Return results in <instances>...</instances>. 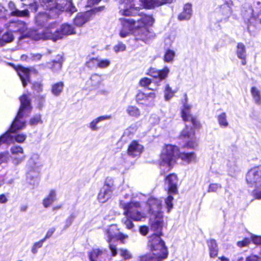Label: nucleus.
I'll return each mask as SVG.
<instances>
[{"label": "nucleus", "mask_w": 261, "mask_h": 261, "mask_svg": "<svg viewBox=\"0 0 261 261\" xmlns=\"http://www.w3.org/2000/svg\"><path fill=\"white\" fill-rule=\"evenodd\" d=\"M182 120L185 122H190L192 127L191 130L188 129L186 126L184 128L178 136L179 139L185 140L191 138L190 140L186 141L181 146L183 149L194 150L198 146V142L195 138L194 129H198L201 128V125L197 119L193 115H181Z\"/></svg>", "instance_id": "2"}, {"label": "nucleus", "mask_w": 261, "mask_h": 261, "mask_svg": "<svg viewBox=\"0 0 261 261\" xmlns=\"http://www.w3.org/2000/svg\"><path fill=\"white\" fill-rule=\"evenodd\" d=\"M179 147L175 145L167 144L164 145L160 155L159 165L167 166L169 170L177 164Z\"/></svg>", "instance_id": "3"}, {"label": "nucleus", "mask_w": 261, "mask_h": 261, "mask_svg": "<svg viewBox=\"0 0 261 261\" xmlns=\"http://www.w3.org/2000/svg\"><path fill=\"white\" fill-rule=\"evenodd\" d=\"M206 244L208 248L209 255L211 258L216 257L219 253V247L217 241L214 239L206 240Z\"/></svg>", "instance_id": "23"}, {"label": "nucleus", "mask_w": 261, "mask_h": 261, "mask_svg": "<svg viewBox=\"0 0 261 261\" xmlns=\"http://www.w3.org/2000/svg\"><path fill=\"white\" fill-rule=\"evenodd\" d=\"M162 236L155 233L151 234L148 237L147 246L150 251L168 257V247L165 242L162 239Z\"/></svg>", "instance_id": "5"}, {"label": "nucleus", "mask_w": 261, "mask_h": 261, "mask_svg": "<svg viewBox=\"0 0 261 261\" xmlns=\"http://www.w3.org/2000/svg\"><path fill=\"white\" fill-rule=\"evenodd\" d=\"M17 72L21 81L23 86L25 87L30 82V71L29 69L20 66L17 69Z\"/></svg>", "instance_id": "20"}, {"label": "nucleus", "mask_w": 261, "mask_h": 261, "mask_svg": "<svg viewBox=\"0 0 261 261\" xmlns=\"http://www.w3.org/2000/svg\"><path fill=\"white\" fill-rule=\"evenodd\" d=\"M90 19V13L88 12L79 13L74 19V23L77 27H81Z\"/></svg>", "instance_id": "27"}, {"label": "nucleus", "mask_w": 261, "mask_h": 261, "mask_svg": "<svg viewBox=\"0 0 261 261\" xmlns=\"http://www.w3.org/2000/svg\"><path fill=\"white\" fill-rule=\"evenodd\" d=\"M167 257L153 252L152 254H147L141 257V261H163Z\"/></svg>", "instance_id": "31"}, {"label": "nucleus", "mask_w": 261, "mask_h": 261, "mask_svg": "<svg viewBox=\"0 0 261 261\" xmlns=\"http://www.w3.org/2000/svg\"><path fill=\"white\" fill-rule=\"evenodd\" d=\"M128 238L127 234H123L118 231L115 241H120L122 244L124 243V240Z\"/></svg>", "instance_id": "60"}, {"label": "nucleus", "mask_w": 261, "mask_h": 261, "mask_svg": "<svg viewBox=\"0 0 261 261\" xmlns=\"http://www.w3.org/2000/svg\"><path fill=\"white\" fill-rule=\"evenodd\" d=\"M245 181L250 187L261 182V165L255 166L248 170Z\"/></svg>", "instance_id": "9"}, {"label": "nucleus", "mask_w": 261, "mask_h": 261, "mask_svg": "<svg viewBox=\"0 0 261 261\" xmlns=\"http://www.w3.org/2000/svg\"><path fill=\"white\" fill-rule=\"evenodd\" d=\"M113 49L116 53L123 51L126 49V45L122 42H119L113 47Z\"/></svg>", "instance_id": "53"}, {"label": "nucleus", "mask_w": 261, "mask_h": 261, "mask_svg": "<svg viewBox=\"0 0 261 261\" xmlns=\"http://www.w3.org/2000/svg\"><path fill=\"white\" fill-rule=\"evenodd\" d=\"M218 120L221 126L226 127L228 125L225 115H219Z\"/></svg>", "instance_id": "62"}, {"label": "nucleus", "mask_w": 261, "mask_h": 261, "mask_svg": "<svg viewBox=\"0 0 261 261\" xmlns=\"http://www.w3.org/2000/svg\"><path fill=\"white\" fill-rule=\"evenodd\" d=\"M40 3L44 9L49 10L66 11L71 14L77 11V9L70 0L67 1L64 5L58 4L57 0H40Z\"/></svg>", "instance_id": "7"}, {"label": "nucleus", "mask_w": 261, "mask_h": 261, "mask_svg": "<svg viewBox=\"0 0 261 261\" xmlns=\"http://www.w3.org/2000/svg\"><path fill=\"white\" fill-rule=\"evenodd\" d=\"M56 199V191L54 190H50L48 195L43 199L42 204L43 206L45 208L48 207Z\"/></svg>", "instance_id": "30"}, {"label": "nucleus", "mask_w": 261, "mask_h": 261, "mask_svg": "<svg viewBox=\"0 0 261 261\" xmlns=\"http://www.w3.org/2000/svg\"><path fill=\"white\" fill-rule=\"evenodd\" d=\"M110 115L100 116L96 118L90 123V128H91V129L93 130H96L97 129V127H96V124L98 122L102 120L110 119Z\"/></svg>", "instance_id": "42"}, {"label": "nucleus", "mask_w": 261, "mask_h": 261, "mask_svg": "<svg viewBox=\"0 0 261 261\" xmlns=\"http://www.w3.org/2000/svg\"><path fill=\"white\" fill-rule=\"evenodd\" d=\"M140 85L142 87H147L151 83V80L147 77H144L140 81Z\"/></svg>", "instance_id": "63"}, {"label": "nucleus", "mask_w": 261, "mask_h": 261, "mask_svg": "<svg viewBox=\"0 0 261 261\" xmlns=\"http://www.w3.org/2000/svg\"><path fill=\"white\" fill-rule=\"evenodd\" d=\"M8 7L11 11V15L17 17H28L29 15V11L28 9L19 10L16 8L15 3L10 1L8 3Z\"/></svg>", "instance_id": "25"}, {"label": "nucleus", "mask_w": 261, "mask_h": 261, "mask_svg": "<svg viewBox=\"0 0 261 261\" xmlns=\"http://www.w3.org/2000/svg\"><path fill=\"white\" fill-rule=\"evenodd\" d=\"M10 151L13 155L23 153V149L20 146H13L10 148Z\"/></svg>", "instance_id": "49"}, {"label": "nucleus", "mask_w": 261, "mask_h": 261, "mask_svg": "<svg viewBox=\"0 0 261 261\" xmlns=\"http://www.w3.org/2000/svg\"><path fill=\"white\" fill-rule=\"evenodd\" d=\"M169 72V68L165 66L162 70H158L155 68H150L148 71V74L154 78L159 79L160 81H162L167 78Z\"/></svg>", "instance_id": "17"}, {"label": "nucleus", "mask_w": 261, "mask_h": 261, "mask_svg": "<svg viewBox=\"0 0 261 261\" xmlns=\"http://www.w3.org/2000/svg\"><path fill=\"white\" fill-rule=\"evenodd\" d=\"M143 6L148 9L161 6L159 0H140Z\"/></svg>", "instance_id": "38"}, {"label": "nucleus", "mask_w": 261, "mask_h": 261, "mask_svg": "<svg viewBox=\"0 0 261 261\" xmlns=\"http://www.w3.org/2000/svg\"><path fill=\"white\" fill-rule=\"evenodd\" d=\"M110 65V61L108 59H98V68H105Z\"/></svg>", "instance_id": "54"}, {"label": "nucleus", "mask_w": 261, "mask_h": 261, "mask_svg": "<svg viewBox=\"0 0 261 261\" xmlns=\"http://www.w3.org/2000/svg\"><path fill=\"white\" fill-rule=\"evenodd\" d=\"M178 176L175 173H169L165 177V184L168 186L166 191L169 194H178Z\"/></svg>", "instance_id": "13"}, {"label": "nucleus", "mask_w": 261, "mask_h": 261, "mask_svg": "<svg viewBox=\"0 0 261 261\" xmlns=\"http://www.w3.org/2000/svg\"><path fill=\"white\" fill-rule=\"evenodd\" d=\"M14 39V36L12 33L9 30L5 33L2 36L1 40L5 43H9L12 42Z\"/></svg>", "instance_id": "45"}, {"label": "nucleus", "mask_w": 261, "mask_h": 261, "mask_svg": "<svg viewBox=\"0 0 261 261\" xmlns=\"http://www.w3.org/2000/svg\"><path fill=\"white\" fill-rule=\"evenodd\" d=\"M9 158L8 152H2L0 153V165L6 163L8 162Z\"/></svg>", "instance_id": "56"}, {"label": "nucleus", "mask_w": 261, "mask_h": 261, "mask_svg": "<svg viewBox=\"0 0 261 261\" xmlns=\"http://www.w3.org/2000/svg\"><path fill=\"white\" fill-rule=\"evenodd\" d=\"M44 241L41 239L39 241L35 243L32 248V252L33 254H36L38 251V249L42 247Z\"/></svg>", "instance_id": "51"}, {"label": "nucleus", "mask_w": 261, "mask_h": 261, "mask_svg": "<svg viewBox=\"0 0 261 261\" xmlns=\"http://www.w3.org/2000/svg\"><path fill=\"white\" fill-rule=\"evenodd\" d=\"M32 89L37 93H40L43 90V85L40 83L36 82L33 84Z\"/></svg>", "instance_id": "57"}, {"label": "nucleus", "mask_w": 261, "mask_h": 261, "mask_svg": "<svg viewBox=\"0 0 261 261\" xmlns=\"http://www.w3.org/2000/svg\"><path fill=\"white\" fill-rule=\"evenodd\" d=\"M102 79L101 76L94 74L91 75L90 79L87 81V85L90 87L91 89L98 88L102 83Z\"/></svg>", "instance_id": "28"}, {"label": "nucleus", "mask_w": 261, "mask_h": 261, "mask_svg": "<svg viewBox=\"0 0 261 261\" xmlns=\"http://www.w3.org/2000/svg\"><path fill=\"white\" fill-rule=\"evenodd\" d=\"M127 112L129 114H139L140 112L139 109L134 106H129L127 109Z\"/></svg>", "instance_id": "61"}, {"label": "nucleus", "mask_w": 261, "mask_h": 261, "mask_svg": "<svg viewBox=\"0 0 261 261\" xmlns=\"http://www.w3.org/2000/svg\"><path fill=\"white\" fill-rule=\"evenodd\" d=\"M102 250L99 248H94L88 253L90 261H96V259L101 256L102 254Z\"/></svg>", "instance_id": "37"}, {"label": "nucleus", "mask_w": 261, "mask_h": 261, "mask_svg": "<svg viewBox=\"0 0 261 261\" xmlns=\"http://www.w3.org/2000/svg\"><path fill=\"white\" fill-rule=\"evenodd\" d=\"M231 5H228V4H224L221 6L220 11L223 15L224 18H228L231 15L232 12L231 8L230 7Z\"/></svg>", "instance_id": "40"}, {"label": "nucleus", "mask_w": 261, "mask_h": 261, "mask_svg": "<svg viewBox=\"0 0 261 261\" xmlns=\"http://www.w3.org/2000/svg\"><path fill=\"white\" fill-rule=\"evenodd\" d=\"M155 97V94L154 92L145 93L142 92H139L136 95V100L141 103H150L152 102Z\"/></svg>", "instance_id": "24"}, {"label": "nucleus", "mask_w": 261, "mask_h": 261, "mask_svg": "<svg viewBox=\"0 0 261 261\" xmlns=\"http://www.w3.org/2000/svg\"><path fill=\"white\" fill-rule=\"evenodd\" d=\"M27 138V135L23 134H18L13 136V140L19 143H23Z\"/></svg>", "instance_id": "50"}, {"label": "nucleus", "mask_w": 261, "mask_h": 261, "mask_svg": "<svg viewBox=\"0 0 261 261\" xmlns=\"http://www.w3.org/2000/svg\"><path fill=\"white\" fill-rule=\"evenodd\" d=\"M139 15L140 18L137 19L130 18H120L122 28L120 31L119 35L121 38H125L135 30L136 39L147 43L149 40L155 36L154 33L150 31L147 28L153 24L154 19L151 15L146 14H139Z\"/></svg>", "instance_id": "1"}, {"label": "nucleus", "mask_w": 261, "mask_h": 261, "mask_svg": "<svg viewBox=\"0 0 261 261\" xmlns=\"http://www.w3.org/2000/svg\"><path fill=\"white\" fill-rule=\"evenodd\" d=\"M222 188V186L220 184L212 183L209 185L207 192H217L219 190Z\"/></svg>", "instance_id": "48"}, {"label": "nucleus", "mask_w": 261, "mask_h": 261, "mask_svg": "<svg viewBox=\"0 0 261 261\" xmlns=\"http://www.w3.org/2000/svg\"><path fill=\"white\" fill-rule=\"evenodd\" d=\"M251 93L254 102L257 105H261V94L260 91L255 87L251 89Z\"/></svg>", "instance_id": "36"}, {"label": "nucleus", "mask_w": 261, "mask_h": 261, "mask_svg": "<svg viewBox=\"0 0 261 261\" xmlns=\"http://www.w3.org/2000/svg\"><path fill=\"white\" fill-rule=\"evenodd\" d=\"M87 67L90 69H94L98 68V59L92 58L90 59L86 64Z\"/></svg>", "instance_id": "47"}, {"label": "nucleus", "mask_w": 261, "mask_h": 261, "mask_svg": "<svg viewBox=\"0 0 261 261\" xmlns=\"http://www.w3.org/2000/svg\"><path fill=\"white\" fill-rule=\"evenodd\" d=\"M22 5L28 6L31 11L36 12L38 9V5L36 0H20Z\"/></svg>", "instance_id": "41"}, {"label": "nucleus", "mask_w": 261, "mask_h": 261, "mask_svg": "<svg viewBox=\"0 0 261 261\" xmlns=\"http://www.w3.org/2000/svg\"><path fill=\"white\" fill-rule=\"evenodd\" d=\"M172 194H169L165 199V202L168 213H169L173 208V200L174 199Z\"/></svg>", "instance_id": "46"}, {"label": "nucleus", "mask_w": 261, "mask_h": 261, "mask_svg": "<svg viewBox=\"0 0 261 261\" xmlns=\"http://www.w3.org/2000/svg\"><path fill=\"white\" fill-rule=\"evenodd\" d=\"M120 13L124 16L135 15L139 7H136L133 0H119Z\"/></svg>", "instance_id": "11"}, {"label": "nucleus", "mask_w": 261, "mask_h": 261, "mask_svg": "<svg viewBox=\"0 0 261 261\" xmlns=\"http://www.w3.org/2000/svg\"><path fill=\"white\" fill-rule=\"evenodd\" d=\"M236 53L237 57L242 60L241 63L243 65L246 64V47L243 43H238L237 45Z\"/></svg>", "instance_id": "26"}, {"label": "nucleus", "mask_w": 261, "mask_h": 261, "mask_svg": "<svg viewBox=\"0 0 261 261\" xmlns=\"http://www.w3.org/2000/svg\"><path fill=\"white\" fill-rule=\"evenodd\" d=\"M119 229L117 224H114L110 225L105 231V238L107 243L115 241Z\"/></svg>", "instance_id": "19"}, {"label": "nucleus", "mask_w": 261, "mask_h": 261, "mask_svg": "<svg viewBox=\"0 0 261 261\" xmlns=\"http://www.w3.org/2000/svg\"><path fill=\"white\" fill-rule=\"evenodd\" d=\"M164 215L153 216L149 220V224L152 233L163 236V228L164 226Z\"/></svg>", "instance_id": "14"}, {"label": "nucleus", "mask_w": 261, "mask_h": 261, "mask_svg": "<svg viewBox=\"0 0 261 261\" xmlns=\"http://www.w3.org/2000/svg\"><path fill=\"white\" fill-rule=\"evenodd\" d=\"M146 205L147 212L149 215L153 216L163 215V212L162 211V201L160 199L150 197L146 201Z\"/></svg>", "instance_id": "12"}, {"label": "nucleus", "mask_w": 261, "mask_h": 261, "mask_svg": "<svg viewBox=\"0 0 261 261\" xmlns=\"http://www.w3.org/2000/svg\"><path fill=\"white\" fill-rule=\"evenodd\" d=\"M63 62V57L62 55H58L51 62L47 63L46 66L53 72H58L61 69Z\"/></svg>", "instance_id": "22"}, {"label": "nucleus", "mask_w": 261, "mask_h": 261, "mask_svg": "<svg viewBox=\"0 0 261 261\" xmlns=\"http://www.w3.org/2000/svg\"><path fill=\"white\" fill-rule=\"evenodd\" d=\"M20 107L17 114H22L23 113H29L31 109L30 100L28 96L24 94L20 97Z\"/></svg>", "instance_id": "21"}, {"label": "nucleus", "mask_w": 261, "mask_h": 261, "mask_svg": "<svg viewBox=\"0 0 261 261\" xmlns=\"http://www.w3.org/2000/svg\"><path fill=\"white\" fill-rule=\"evenodd\" d=\"M64 84L63 82H59L51 85V92L55 96H59L63 92Z\"/></svg>", "instance_id": "34"}, {"label": "nucleus", "mask_w": 261, "mask_h": 261, "mask_svg": "<svg viewBox=\"0 0 261 261\" xmlns=\"http://www.w3.org/2000/svg\"><path fill=\"white\" fill-rule=\"evenodd\" d=\"M259 188H260V190L259 191L255 189L253 191V196L255 199H261V185Z\"/></svg>", "instance_id": "64"}, {"label": "nucleus", "mask_w": 261, "mask_h": 261, "mask_svg": "<svg viewBox=\"0 0 261 261\" xmlns=\"http://www.w3.org/2000/svg\"><path fill=\"white\" fill-rule=\"evenodd\" d=\"M59 30L61 35V39L64 35H70L75 34L74 28L71 25L67 23L63 24Z\"/></svg>", "instance_id": "32"}, {"label": "nucleus", "mask_w": 261, "mask_h": 261, "mask_svg": "<svg viewBox=\"0 0 261 261\" xmlns=\"http://www.w3.org/2000/svg\"><path fill=\"white\" fill-rule=\"evenodd\" d=\"M178 159L186 164L196 163L198 159L196 153L194 151H180L178 154Z\"/></svg>", "instance_id": "15"}, {"label": "nucleus", "mask_w": 261, "mask_h": 261, "mask_svg": "<svg viewBox=\"0 0 261 261\" xmlns=\"http://www.w3.org/2000/svg\"><path fill=\"white\" fill-rule=\"evenodd\" d=\"M141 207V203L139 201H130L124 203L122 205L124 210L123 215L134 221H140L146 218L145 215L138 210Z\"/></svg>", "instance_id": "6"}, {"label": "nucleus", "mask_w": 261, "mask_h": 261, "mask_svg": "<svg viewBox=\"0 0 261 261\" xmlns=\"http://www.w3.org/2000/svg\"><path fill=\"white\" fill-rule=\"evenodd\" d=\"M250 244V240L248 238H244L242 241H238L237 245L240 248L248 246Z\"/></svg>", "instance_id": "52"}, {"label": "nucleus", "mask_w": 261, "mask_h": 261, "mask_svg": "<svg viewBox=\"0 0 261 261\" xmlns=\"http://www.w3.org/2000/svg\"><path fill=\"white\" fill-rule=\"evenodd\" d=\"M175 56V52L171 49H167L164 56V60L165 62L172 63Z\"/></svg>", "instance_id": "43"}, {"label": "nucleus", "mask_w": 261, "mask_h": 261, "mask_svg": "<svg viewBox=\"0 0 261 261\" xmlns=\"http://www.w3.org/2000/svg\"><path fill=\"white\" fill-rule=\"evenodd\" d=\"M144 149L142 145L139 143L137 140H133L128 145L127 149V154L133 158L139 156Z\"/></svg>", "instance_id": "16"}, {"label": "nucleus", "mask_w": 261, "mask_h": 261, "mask_svg": "<svg viewBox=\"0 0 261 261\" xmlns=\"http://www.w3.org/2000/svg\"><path fill=\"white\" fill-rule=\"evenodd\" d=\"M261 15V2H257L254 4V8L250 9L251 16H258Z\"/></svg>", "instance_id": "39"}, {"label": "nucleus", "mask_w": 261, "mask_h": 261, "mask_svg": "<svg viewBox=\"0 0 261 261\" xmlns=\"http://www.w3.org/2000/svg\"><path fill=\"white\" fill-rule=\"evenodd\" d=\"M133 221V220H132V219L126 217V218L124 220L122 221V222L125 225L127 229H131L134 227Z\"/></svg>", "instance_id": "55"}, {"label": "nucleus", "mask_w": 261, "mask_h": 261, "mask_svg": "<svg viewBox=\"0 0 261 261\" xmlns=\"http://www.w3.org/2000/svg\"><path fill=\"white\" fill-rule=\"evenodd\" d=\"M49 15L46 13H39L36 17V23L39 26L45 27L48 24Z\"/></svg>", "instance_id": "33"}, {"label": "nucleus", "mask_w": 261, "mask_h": 261, "mask_svg": "<svg viewBox=\"0 0 261 261\" xmlns=\"http://www.w3.org/2000/svg\"><path fill=\"white\" fill-rule=\"evenodd\" d=\"M12 133L9 128L4 134L0 136V146L2 144H9L13 142V136L11 135Z\"/></svg>", "instance_id": "35"}, {"label": "nucleus", "mask_w": 261, "mask_h": 261, "mask_svg": "<svg viewBox=\"0 0 261 261\" xmlns=\"http://www.w3.org/2000/svg\"><path fill=\"white\" fill-rule=\"evenodd\" d=\"M24 115H16L9 127L12 133H15L22 129L25 125V121L23 118Z\"/></svg>", "instance_id": "18"}, {"label": "nucleus", "mask_w": 261, "mask_h": 261, "mask_svg": "<svg viewBox=\"0 0 261 261\" xmlns=\"http://www.w3.org/2000/svg\"><path fill=\"white\" fill-rule=\"evenodd\" d=\"M41 123L42 120L40 115L34 117L30 121V124L31 125H36Z\"/></svg>", "instance_id": "59"}, {"label": "nucleus", "mask_w": 261, "mask_h": 261, "mask_svg": "<svg viewBox=\"0 0 261 261\" xmlns=\"http://www.w3.org/2000/svg\"><path fill=\"white\" fill-rule=\"evenodd\" d=\"M115 189L114 180L112 178L107 177L103 186L100 188L98 193L97 199L100 203H105L113 196Z\"/></svg>", "instance_id": "8"}, {"label": "nucleus", "mask_w": 261, "mask_h": 261, "mask_svg": "<svg viewBox=\"0 0 261 261\" xmlns=\"http://www.w3.org/2000/svg\"><path fill=\"white\" fill-rule=\"evenodd\" d=\"M32 38L35 40L49 39L56 41L57 40L61 39V37L57 24L55 22H49L41 32L34 31H32Z\"/></svg>", "instance_id": "4"}, {"label": "nucleus", "mask_w": 261, "mask_h": 261, "mask_svg": "<svg viewBox=\"0 0 261 261\" xmlns=\"http://www.w3.org/2000/svg\"><path fill=\"white\" fill-rule=\"evenodd\" d=\"M174 92L172 90L169 84L166 85L164 91V97L166 101L169 100L174 96Z\"/></svg>", "instance_id": "44"}, {"label": "nucleus", "mask_w": 261, "mask_h": 261, "mask_svg": "<svg viewBox=\"0 0 261 261\" xmlns=\"http://www.w3.org/2000/svg\"><path fill=\"white\" fill-rule=\"evenodd\" d=\"M192 15V5L187 4L184 6L183 11L179 14L178 19L180 21L189 20L191 18Z\"/></svg>", "instance_id": "29"}, {"label": "nucleus", "mask_w": 261, "mask_h": 261, "mask_svg": "<svg viewBox=\"0 0 261 261\" xmlns=\"http://www.w3.org/2000/svg\"><path fill=\"white\" fill-rule=\"evenodd\" d=\"M120 255L124 259H128L132 258L130 253L125 249H120Z\"/></svg>", "instance_id": "58"}, {"label": "nucleus", "mask_w": 261, "mask_h": 261, "mask_svg": "<svg viewBox=\"0 0 261 261\" xmlns=\"http://www.w3.org/2000/svg\"><path fill=\"white\" fill-rule=\"evenodd\" d=\"M7 28L12 33H19L21 35L19 37V39L25 37L32 38V32H30L28 31L27 24L23 22H11Z\"/></svg>", "instance_id": "10"}]
</instances>
